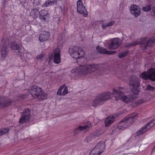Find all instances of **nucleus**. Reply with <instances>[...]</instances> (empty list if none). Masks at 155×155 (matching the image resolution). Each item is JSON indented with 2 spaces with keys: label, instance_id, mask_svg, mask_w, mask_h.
I'll use <instances>...</instances> for the list:
<instances>
[{
  "label": "nucleus",
  "instance_id": "nucleus-1",
  "mask_svg": "<svg viewBox=\"0 0 155 155\" xmlns=\"http://www.w3.org/2000/svg\"><path fill=\"white\" fill-rule=\"evenodd\" d=\"M79 65H80L79 67L71 70L72 73L85 75L98 70L101 66L100 64H88L85 66L81 63H79Z\"/></svg>",
  "mask_w": 155,
  "mask_h": 155
},
{
  "label": "nucleus",
  "instance_id": "nucleus-2",
  "mask_svg": "<svg viewBox=\"0 0 155 155\" xmlns=\"http://www.w3.org/2000/svg\"><path fill=\"white\" fill-rule=\"evenodd\" d=\"M113 95L115 97V100L118 101L120 99L122 100L124 102L129 103L132 101L134 99L137 98L138 97L137 94H135L129 95H125L123 91L120 90H116L113 89Z\"/></svg>",
  "mask_w": 155,
  "mask_h": 155
},
{
  "label": "nucleus",
  "instance_id": "nucleus-3",
  "mask_svg": "<svg viewBox=\"0 0 155 155\" xmlns=\"http://www.w3.org/2000/svg\"><path fill=\"white\" fill-rule=\"evenodd\" d=\"M113 96V94L109 91H105L97 96L92 101V104L93 107H96L101 105L104 102L110 99Z\"/></svg>",
  "mask_w": 155,
  "mask_h": 155
},
{
  "label": "nucleus",
  "instance_id": "nucleus-4",
  "mask_svg": "<svg viewBox=\"0 0 155 155\" xmlns=\"http://www.w3.org/2000/svg\"><path fill=\"white\" fill-rule=\"evenodd\" d=\"M30 92L34 98L39 101L45 100L47 98V94L42 90L41 87L37 85L32 86L31 87Z\"/></svg>",
  "mask_w": 155,
  "mask_h": 155
},
{
  "label": "nucleus",
  "instance_id": "nucleus-5",
  "mask_svg": "<svg viewBox=\"0 0 155 155\" xmlns=\"http://www.w3.org/2000/svg\"><path fill=\"white\" fill-rule=\"evenodd\" d=\"M69 52L73 58L77 59V62L78 64L83 62L84 58L82 57L84 55V52L81 48L75 46L73 48H69Z\"/></svg>",
  "mask_w": 155,
  "mask_h": 155
},
{
  "label": "nucleus",
  "instance_id": "nucleus-6",
  "mask_svg": "<svg viewBox=\"0 0 155 155\" xmlns=\"http://www.w3.org/2000/svg\"><path fill=\"white\" fill-rule=\"evenodd\" d=\"M105 144L103 141L97 143L93 149L90 153V155H98L102 153L104 151L105 147Z\"/></svg>",
  "mask_w": 155,
  "mask_h": 155
},
{
  "label": "nucleus",
  "instance_id": "nucleus-7",
  "mask_svg": "<svg viewBox=\"0 0 155 155\" xmlns=\"http://www.w3.org/2000/svg\"><path fill=\"white\" fill-rule=\"evenodd\" d=\"M141 77L143 79H149L151 81H155V69L153 68L150 69L147 71L142 73Z\"/></svg>",
  "mask_w": 155,
  "mask_h": 155
},
{
  "label": "nucleus",
  "instance_id": "nucleus-8",
  "mask_svg": "<svg viewBox=\"0 0 155 155\" xmlns=\"http://www.w3.org/2000/svg\"><path fill=\"white\" fill-rule=\"evenodd\" d=\"M77 10L78 13L84 17L87 15V10L81 0H78L77 2Z\"/></svg>",
  "mask_w": 155,
  "mask_h": 155
},
{
  "label": "nucleus",
  "instance_id": "nucleus-9",
  "mask_svg": "<svg viewBox=\"0 0 155 155\" xmlns=\"http://www.w3.org/2000/svg\"><path fill=\"white\" fill-rule=\"evenodd\" d=\"M30 114L31 112L29 109H25L22 112L21 117L19 120V123H24L27 122L30 118Z\"/></svg>",
  "mask_w": 155,
  "mask_h": 155
},
{
  "label": "nucleus",
  "instance_id": "nucleus-10",
  "mask_svg": "<svg viewBox=\"0 0 155 155\" xmlns=\"http://www.w3.org/2000/svg\"><path fill=\"white\" fill-rule=\"evenodd\" d=\"M120 40L117 38L113 39L111 41V42L109 44V49L114 50L117 49L121 45Z\"/></svg>",
  "mask_w": 155,
  "mask_h": 155
},
{
  "label": "nucleus",
  "instance_id": "nucleus-11",
  "mask_svg": "<svg viewBox=\"0 0 155 155\" xmlns=\"http://www.w3.org/2000/svg\"><path fill=\"white\" fill-rule=\"evenodd\" d=\"M129 85L133 88H136L139 85L138 78L135 76H131L129 78Z\"/></svg>",
  "mask_w": 155,
  "mask_h": 155
},
{
  "label": "nucleus",
  "instance_id": "nucleus-12",
  "mask_svg": "<svg viewBox=\"0 0 155 155\" xmlns=\"http://www.w3.org/2000/svg\"><path fill=\"white\" fill-rule=\"evenodd\" d=\"M155 124V120H151L145 126L143 127L140 130L137 132V134L139 135L146 132L148 130L153 126Z\"/></svg>",
  "mask_w": 155,
  "mask_h": 155
},
{
  "label": "nucleus",
  "instance_id": "nucleus-13",
  "mask_svg": "<svg viewBox=\"0 0 155 155\" xmlns=\"http://www.w3.org/2000/svg\"><path fill=\"white\" fill-rule=\"evenodd\" d=\"M130 9L131 13L135 17L138 16L140 13V9L138 5L133 4L130 5Z\"/></svg>",
  "mask_w": 155,
  "mask_h": 155
},
{
  "label": "nucleus",
  "instance_id": "nucleus-14",
  "mask_svg": "<svg viewBox=\"0 0 155 155\" xmlns=\"http://www.w3.org/2000/svg\"><path fill=\"white\" fill-rule=\"evenodd\" d=\"M137 114H131L128 116L124 118V120H125L128 127L132 124L134 121L137 119Z\"/></svg>",
  "mask_w": 155,
  "mask_h": 155
},
{
  "label": "nucleus",
  "instance_id": "nucleus-15",
  "mask_svg": "<svg viewBox=\"0 0 155 155\" xmlns=\"http://www.w3.org/2000/svg\"><path fill=\"white\" fill-rule=\"evenodd\" d=\"M147 38H141L137 40L136 41L132 42L130 44H128L127 45V47L134 46L137 45L144 44L147 43Z\"/></svg>",
  "mask_w": 155,
  "mask_h": 155
},
{
  "label": "nucleus",
  "instance_id": "nucleus-16",
  "mask_svg": "<svg viewBox=\"0 0 155 155\" xmlns=\"http://www.w3.org/2000/svg\"><path fill=\"white\" fill-rule=\"evenodd\" d=\"M61 51L59 48H56L54 51L53 58L54 62L57 64H59L61 61L60 53Z\"/></svg>",
  "mask_w": 155,
  "mask_h": 155
},
{
  "label": "nucleus",
  "instance_id": "nucleus-17",
  "mask_svg": "<svg viewBox=\"0 0 155 155\" xmlns=\"http://www.w3.org/2000/svg\"><path fill=\"white\" fill-rule=\"evenodd\" d=\"M90 127V125H86L83 126H80L75 130L74 134L76 135L82 131H86L88 130Z\"/></svg>",
  "mask_w": 155,
  "mask_h": 155
},
{
  "label": "nucleus",
  "instance_id": "nucleus-18",
  "mask_svg": "<svg viewBox=\"0 0 155 155\" xmlns=\"http://www.w3.org/2000/svg\"><path fill=\"white\" fill-rule=\"evenodd\" d=\"M50 33L49 32L44 31L40 34L39 40L41 42L47 40L49 38Z\"/></svg>",
  "mask_w": 155,
  "mask_h": 155
},
{
  "label": "nucleus",
  "instance_id": "nucleus-19",
  "mask_svg": "<svg viewBox=\"0 0 155 155\" xmlns=\"http://www.w3.org/2000/svg\"><path fill=\"white\" fill-rule=\"evenodd\" d=\"M97 50L100 53L107 54H113L116 52L115 51H107V49L100 46L97 47Z\"/></svg>",
  "mask_w": 155,
  "mask_h": 155
},
{
  "label": "nucleus",
  "instance_id": "nucleus-20",
  "mask_svg": "<svg viewBox=\"0 0 155 155\" xmlns=\"http://www.w3.org/2000/svg\"><path fill=\"white\" fill-rule=\"evenodd\" d=\"M39 18L42 20L45 21L46 18L48 15V13L46 10H42L39 12Z\"/></svg>",
  "mask_w": 155,
  "mask_h": 155
},
{
  "label": "nucleus",
  "instance_id": "nucleus-21",
  "mask_svg": "<svg viewBox=\"0 0 155 155\" xmlns=\"http://www.w3.org/2000/svg\"><path fill=\"white\" fill-rule=\"evenodd\" d=\"M114 117L113 115H111L107 117L105 121V126L108 127L110 126L114 120Z\"/></svg>",
  "mask_w": 155,
  "mask_h": 155
},
{
  "label": "nucleus",
  "instance_id": "nucleus-22",
  "mask_svg": "<svg viewBox=\"0 0 155 155\" xmlns=\"http://www.w3.org/2000/svg\"><path fill=\"white\" fill-rule=\"evenodd\" d=\"M8 46L5 45L2 46L1 51L2 57H5L7 56L8 51Z\"/></svg>",
  "mask_w": 155,
  "mask_h": 155
},
{
  "label": "nucleus",
  "instance_id": "nucleus-23",
  "mask_svg": "<svg viewBox=\"0 0 155 155\" xmlns=\"http://www.w3.org/2000/svg\"><path fill=\"white\" fill-rule=\"evenodd\" d=\"M124 118L123 120L120 122L118 124V127L120 129H123L128 127Z\"/></svg>",
  "mask_w": 155,
  "mask_h": 155
},
{
  "label": "nucleus",
  "instance_id": "nucleus-24",
  "mask_svg": "<svg viewBox=\"0 0 155 155\" xmlns=\"http://www.w3.org/2000/svg\"><path fill=\"white\" fill-rule=\"evenodd\" d=\"M155 43V38H152L147 40V44L144 45V49H146L147 47H150L153 44Z\"/></svg>",
  "mask_w": 155,
  "mask_h": 155
},
{
  "label": "nucleus",
  "instance_id": "nucleus-25",
  "mask_svg": "<svg viewBox=\"0 0 155 155\" xmlns=\"http://www.w3.org/2000/svg\"><path fill=\"white\" fill-rule=\"evenodd\" d=\"M115 21H111L109 22H104L102 24V27L103 29H105L107 27H110L113 26L114 24Z\"/></svg>",
  "mask_w": 155,
  "mask_h": 155
},
{
  "label": "nucleus",
  "instance_id": "nucleus-26",
  "mask_svg": "<svg viewBox=\"0 0 155 155\" xmlns=\"http://www.w3.org/2000/svg\"><path fill=\"white\" fill-rule=\"evenodd\" d=\"M39 11L38 9L34 8L31 12L30 15L32 16L34 18H36L38 16Z\"/></svg>",
  "mask_w": 155,
  "mask_h": 155
},
{
  "label": "nucleus",
  "instance_id": "nucleus-27",
  "mask_svg": "<svg viewBox=\"0 0 155 155\" xmlns=\"http://www.w3.org/2000/svg\"><path fill=\"white\" fill-rule=\"evenodd\" d=\"M19 46L15 42H12L11 44L10 48L13 50H16L18 49Z\"/></svg>",
  "mask_w": 155,
  "mask_h": 155
},
{
  "label": "nucleus",
  "instance_id": "nucleus-28",
  "mask_svg": "<svg viewBox=\"0 0 155 155\" xmlns=\"http://www.w3.org/2000/svg\"><path fill=\"white\" fill-rule=\"evenodd\" d=\"M97 136L96 135H94V134H91L89 136L86 137L85 139V140L87 142H89L92 140L94 139Z\"/></svg>",
  "mask_w": 155,
  "mask_h": 155
},
{
  "label": "nucleus",
  "instance_id": "nucleus-29",
  "mask_svg": "<svg viewBox=\"0 0 155 155\" xmlns=\"http://www.w3.org/2000/svg\"><path fill=\"white\" fill-rule=\"evenodd\" d=\"M9 130V129L7 128L2 129L0 131V136L8 133Z\"/></svg>",
  "mask_w": 155,
  "mask_h": 155
},
{
  "label": "nucleus",
  "instance_id": "nucleus-30",
  "mask_svg": "<svg viewBox=\"0 0 155 155\" xmlns=\"http://www.w3.org/2000/svg\"><path fill=\"white\" fill-rule=\"evenodd\" d=\"M151 9V6L150 5H148L142 8V9L144 12H147L150 11Z\"/></svg>",
  "mask_w": 155,
  "mask_h": 155
},
{
  "label": "nucleus",
  "instance_id": "nucleus-31",
  "mask_svg": "<svg viewBox=\"0 0 155 155\" xmlns=\"http://www.w3.org/2000/svg\"><path fill=\"white\" fill-rule=\"evenodd\" d=\"M127 51H125L122 52L121 53H120L118 56L120 58H122L125 57V56H126L127 55Z\"/></svg>",
  "mask_w": 155,
  "mask_h": 155
},
{
  "label": "nucleus",
  "instance_id": "nucleus-32",
  "mask_svg": "<svg viewBox=\"0 0 155 155\" xmlns=\"http://www.w3.org/2000/svg\"><path fill=\"white\" fill-rule=\"evenodd\" d=\"M64 86L62 85L60 87L59 89H58L57 92V94L59 95H62V93H61V91L64 88Z\"/></svg>",
  "mask_w": 155,
  "mask_h": 155
},
{
  "label": "nucleus",
  "instance_id": "nucleus-33",
  "mask_svg": "<svg viewBox=\"0 0 155 155\" xmlns=\"http://www.w3.org/2000/svg\"><path fill=\"white\" fill-rule=\"evenodd\" d=\"M137 145L133 147V149H134L135 152H138L139 151V149L140 146V144L138 143L137 144Z\"/></svg>",
  "mask_w": 155,
  "mask_h": 155
},
{
  "label": "nucleus",
  "instance_id": "nucleus-34",
  "mask_svg": "<svg viewBox=\"0 0 155 155\" xmlns=\"http://www.w3.org/2000/svg\"><path fill=\"white\" fill-rule=\"evenodd\" d=\"M68 92V89L67 87L66 86L64 87L63 91L62 93V95L64 96Z\"/></svg>",
  "mask_w": 155,
  "mask_h": 155
},
{
  "label": "nucleus",
  "instance_id": "nucleus-35",
  "mask_svg": "<svg viewBox=\"0 0 155 155\" xmlns=\"http://www.w3.org/2000/svg\"><path fill=\"white\" fill-rule=\"evenodd\" d=\"M147 89L148 90H150V91H153L155 89V88L154 87H153L151 86L150 85H148L147 86Z\"/></svg>",
  "mask_w": 155,
  "mask_h": 155
},
{
  "label": "nucleus",
  "instance_id": "nucleus-36",
  "mask_svg": "<svg viewBox=\"0 0 155 155\" xmlns=\"http://www.w3.org/2000/svg\"><path fill=\"white\" fill-rule=\"evenodd\" d=\"M144 102V100L142 99H140L137 100V103L138 104H140L143 103Z\"/></svg>",
  "mask_w": 155,
  "mask_h": 155
},
{
  "label": "nucleus",
  "instance_id": "nucleus-37",
  "mask_svg": "<svg viewBox=\"0 0 155 155\" xmlns=\"http://www.w3.org/2000/svg\"><path fill=\"white\" fill-rule=\"evenodd\" d=\"M43 56L42 55H39L36 57V58L38 60H39L41 59Z\"/></svg>",
  "mask_w": 155,
  "mask_h": 155
},
{
  "label": "nucleus",
  "instance_id": "nucleus-38",
  "mask_svg": "<svg viewBox=\"0 0 155 155\" xmlns=\"http://www.w3.org/2000/svg\"><path fill=\"white\" fill-rule=\"evenodd\" d=\"M153 13L154 15L155 16V7L153 9Z\"/></svg>",
  "mask_w": 155,
  "mask_h": 155
},
{
  "label": "nucleus",
  "instance_id": "nucleus-39",
  "mask_svg": "<svg viewBox=\"0 0 155 155\" xmlns=\"http://www.w3.org/2000/svg\"><path fill=\"white\" fill-rule=\"evenodd\" d=\"M119 88L120 89H122L123 88L121 87H119Z\"/></svg>",
  "mask_w": 155,
  "mask_h": 155
},
{
  "label": "nucleus",
  "instance_id": "nucleus-40",
  "mask_svg": "<svg viewBox=\"0 0 155 155\" xmlns=\"http://www.w3.org/2000/svg\"><path fill=\"white\" fill-rule=\"evenodd\" d=\"M154 148H155V147Z\"/></svg>",
  "mask_w": 155,
  "mask_h": 155
}]
</instances>
